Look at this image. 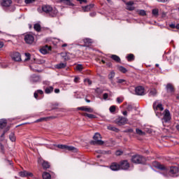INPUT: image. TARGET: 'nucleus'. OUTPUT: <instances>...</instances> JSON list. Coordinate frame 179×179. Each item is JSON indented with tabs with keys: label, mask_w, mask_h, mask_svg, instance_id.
<instances>
[{
	"label": "nucleus",
	"mask_w": 179,
	"mask_h": 179,
	"mask_svg": "<svg viewBox=\"0 0 179 179\" xmlns=\"http://www.w3.org/2000/svg\"><path fill=\"white\" fill-rule=\"evenodd\" d=\"M51 50V46L45 45L43 46L42 48L40 49V52L45 55V54H48Z\"/></svg>",
	"instance_id": "nucleus-14"
},
{
	"label": "nucleus",
	"mask_w": 179,
	"mask_h": 179,
	"mask_svg": "<svg viewBox=\"0 0 179 179\" xmlns=\"http://www.w3.org/2000/svg\"><path fill=\"white\" fill-rule=\"evenodd\" d=\"M135 92L138 96H143L145 94V88L142 86L136 87Z\"/></svg>",
	"instance_id": "nucleus-10"
},
{
	"label": "nucleus",
	"mask_w": 179,
	"mask_h": 179,
	"mask_svg": "<svg viewBox=\"0 0 179 179\" xmlns=\"http://www.w3.org/2000/svg\"><path fill=\"white\" fill-rule=\"evenodd\" d=\"M55 93H59V89H55Z\"/></svg>",
	"instance_id": "nucleus-62"
},
{
	"label": "nucleus",
	"mask_w": 179,
	"mask_h": 179,
	"mask_svg": "<svg viewBox=\"0 0 179 179\" xmlns=\"http://www.w3.org/2000/svg\"><path fill=\"white\" fill-rule=\"evenodd\" d=\"M127 122H128V119L124 117H119L115 120V123L119 126L125 125V124H127Z\"/></svg>",
	"instance_id": "nucleus-7"
},
{
	"label": "nucleus",
	"mask_w": 179,
	"mask_h": 179,
	"mask_svg": "<svg viewBox=\"0 0 179 179\" xmlns=\"http://www.w3.org/2000/svg\"><path fill=\"white\" fill-rule=\"evenodd\" d=\"M169 27L171 28V29H176V24H171L169 25Z\"/></svg>",
	"instance_id": "nucleus-55"
},
{
	"label": "nucleus",
	"mask_w": 179,
	"mask_h": 179,
	"mask_svg": "<svg viewBox=\"0 0 179 179\" xmlns=\"http://www.w3.org/2000/svg\"><path fill=\"white\" fill-rule=\"evenodd\" d=\"M94 6V5L90 4L88 6L83 7V10H84L85 12H90V10H92V9H93Z\"/></svg>",
	"instance_id": "nucleus-24"
},
{
	"label": "nucleus",
	"mask_w": 179,
	"mask_h": 179,
	"mask_svg": "<svg viewBox=\"0 0 179 179\" xmlns=\"http://www.w3.org/2000/svg\"><path fill=\"white\" fill-rule=\"evenodd\" d=\"M90 16H96V13H90Z\"/></svg>",
	"instance_id": "nucleus-61"
},
{
	"label": "nucleus",
	"mask_w": 179,
	"mask_h": 179,
	"mask_svg": "<svg viewBox=\"0 0 179 179\" xmlns=\"http://www.w3.org/2000/svg\"><path fill=\"white\" fill-rule=\"evenodd\" d=\"M103 100H107V99H108V94L107 93L103 94Z\"/></svg>",
	"instance_id": "nucleus-49"
},
{
	"label": "nucleus",
	"mask_w": 179,
	"mask_h": 179,
	"mask_svg": "<svg viewBox=\"0 0 179 179\" xmlns=\"http://www.w3.org/2000/svg\"><path fill=\"white\" fill-rule=\"evenodd\" d=\"M10 57L13 61H15V62H21L22 61V55L19 52H10Z\"/></svg>",
	"instance_id": "nucleus-4"
},
{
	"label": "nucleus",
	"mask_w": 179,
	"mask_h": 179,
	"mask_svg": "<svg viewBox=\"0 0 179 179\" xmlns=\"http://www.w3.org/2000/svg\"><path fill=\"white\" fill-rule=\"evenodd\" d=\"M9 139L11 141V142H15L16 141V136H15V133L11 132L9 135Z\"/></svg>",
	"instance_id": "nucleus-26"
},
{
	"label": "nucleus",
	"mask_w": 179,
	"mask_h": 179,
	"mask_svg": "<svg viewBox=\"0 0 179 179\" xmlns=\"http://www.w3.org/2000/svg\"><path fill=\"white\" fill-rule=\"evenodd\" d=\"M137 12L141 15V16L146 15V11H145V10H138Z\"/></svg>",
	"instance_id": "nucleus-41"
},
{
	"label": "nucleus",
	"mask_w": 179,
	"mask_h": 179,
	"mask_svg": "<svg viewBox=\"0 0 179 179\" xmlns=\"http://www.w3.org/2000/svg\"><path fill=\"white\" fill-rule=\"evenodd\" d=\"M24 41L27 44L34 43V36L33 34H27L24 36Z\"/></svg>",
	"instance_id": "nucleus-9"
},
{
	"label": "nucleus",
	"mask_w": 179,
	"mask_h": 179,
	"mask_svg": "<svg viewBox=\"0 0 179 179\" xmlns=\"http://www.w3.org/2000/svg\"><path fill=\"white\" fill-rule=\"evenodd\" d=\"M78 2H80V3H83V2H85V3H87V0H77Z\"/></svg>",
	"instance_id": "nucleus-53"
},
{
	"label": "nucleus",
	"mask_w": 179,
	"mask_h": 179,
	"mask_svg": "<svg viewBox=\"0 0 179 179\" xmlns=\"http://www.w3.org/2000/svg\"><path fill=\"white\" fill-rule=\"evenodd\" d=\"M167 1L169 0H157L158 2H162V3L167 2Z\"/></svg>",
	"instance_id": "nucleus-60"
},
{
	"label": "nucleus",
	"mask_w": 179,
	"mask_h": 179,
	"mask_svg": "<svg viewBox=\"0 0 179 179\" xmlns=\"http://www.w3.org/2000/svg\"><path fill=\"white\" fill-rule=\"evenodd\" d=\"M34 96L35 99H37V97H38V93L37 92V91H36L34 94Z\"/></svg>",
	"instance_id": "nucleus-57"
},
{
	"label": "nucleus",
	"mask_w": 179,
	"mask_h": 179,
	"mask_svg": "<svg viewBox=\"0 0 179 179\" xmlns=\"http://www.w3.org/2000/svg\"><path fill=\"white\" fill-rule=\"evenodd\" d=\"M34 29L36 30V31H40V30H41V26L40 24H35L34 25Z\"/></svg>",
	"instance_id": "nucleus-35"
},
{
	"label": "nucleus",
	"mask_w": 179,
	"mask_h": 179,
	"mask_svg": "<svg viewBox=\"0 0 179 179\" xmlns=\"http://www.w3.org/2000/svg\"><path fill=\"white\" fill-rule=\"evenodd\" d=\"M131 160L132 163H134L135 164H141L143 163V157L139 155H134Z\"/></svg>",
	"instance_id": "nucleus-5"
},
{
	"label": "nucleus",
	"mask_w": 179,
	"mask_h": 179,
	"mask_svg": "<svg viewBox=\"0 0 179 179\" xmlns=\"http://www.w3.org/2000/svg\"><path fill=\"white\" fill-rule=\"evenodd\" d=\"M59 149H64V150H69L70 152H78V149L73 146H68L66 145H57Z\"/></svg>",
	"instance_id": "nucleus-6"
},
{
	"label": "nucleus",
	"mask_w": 179,
	"mask_h": 179,
	"mask_svg": "<svg viewBox=\"0 0 179 179\" xmlns=\"http://www.w3.org/2000/svg\"><path fill=\"white\" fill-rule=\"evenodd\" d=\"M162 120L164 122H169L171 120V115H170V110L169 109H166L164 111Z\"/></svg>",
	"instance_id": "nucleus-8"
},
{
	"label": "nucleus",
	"mask_w": 179,
	"mask_h": 179,
	"mask_svg": "<svg viewBox=\"0 0 179 179\" xmlns=\"http://www.w3.org/2000/svg\"><path fill=\"white\" fill-rule=\"evenodd\" d=\"M42 177L43 179H51V175L48 172H44Z\"/></svg>",
	"instance_id": "nucleus-31"
},
{
	"label": "nucleus",
	"mask_w": 179,
	"mask_h": 179,
	"mask_svg": "<svg viewBox=\"0 0 179 179\" xmlns=\"http://www.w3.org/2000/svg\"><path fill=\"white\" fill-rule=\"evenodd\" d=\"M36 92L38 94H44V92L41 90H38L36 91Z\"/></svg>",
	"instance_id": "nucleus-52"
},
{
	"label": "nucleus",
	"mask_w": 179,
	"mask_h": 179,
	"mask_svg": "<svg viewBox=\"0 0 179 179\" xmlns=\"http://www.w3.org/2000/svg\"><path fill=\"white\" fill-rule=\"evenodd\" d=\"M38 163H42L43 169H50V163L48 162L43 161L41 158L38 159Z\"/></svg>",
	"instance_id": "nucleus-17"
},
{
	"label": "nucleus",
	"mask_w": 179,
	"mask_h": 179,
	"mask_svg": "<svg viewBox=\"0 0 179 179\" xmlns=\"http://www.w3.org/2000/svg\"><path fill=\"white\" fill-rule=\"evenodd\" d=\"M155 166L159 170H164L162 175L165 178H170V177H178L179 176V168L177 166H171L169 171L166 169V167L159 162H155Z\"/></svg>",
	"instance_id": "nucleus-1"
},
{
	"label": "nucleus",
	"mask_w": 179,
	"mask_h": 179,
	"mask_svg": "<svg viewBox=\"0 0 179 179\" xmlns=\"http://www.w3.org/2000/svg\"><path fill=\"white\" fill-rule=\"evenodd\" d=\"M24 55L26 57V58L24 59V62H27V61H30V58L31 57V55H30V53H24Z\"/></svg>",
	"instance_id": "nucleus-40"
},
{
	"label": "nucleus",
	"mask_w": 179,
	"mask_h": 179,
	"mask_svg": "<svg viewBox=\"0 0 179 179\" xmlns=\"http://www.w3.org/2000/svg\"><path fill=\"white\" fill-rule=\"evenodd\" d=\"M176 129L179 131V124L176 125Z\"/></svg>",
	"instance_id": "nucleus-64"
},
{
	"label": "nucleus",
	"mask_w": 179,
	"mask_h": 179,
	"mask_svg": "<svg viewBox=\"0 0 179 179\" xmlns=\"http://www.w3.org/2000/svg\"><path fill=\"white\" fill-rule=\"evenodd\" d=\"M127 110L128 111H132V105H128L127 108Z\"/></svg>",
	"instance_id": "nucleus-51"
},
{
	"label": "nucleus",
	"mask_w": 179,
	"mask_h": 179,
	"mask_svg": "<svg viewBox=\"0 0 179 179\" xmlns=\"http://www.w3.org/2000/svg\"><path fill=\"white\" fill-rule=\"evenodd\" d=\"M12 5V0H2L1 6L4 8H9Z\"/></svg>",
	"instance_id": "nucleus-18"
},
{
	"label": "nucleus",
	"mask_w": 179,
	"mask_h": 179,
	"mask_svg": "<svg viewBox=\"0 0 179 179\" xmlns=\"http://www.w3.org/2000/svg\"><path fill=\"white\" fill-rule=\"evenodd\" d=\"M30 81L32 82V83H37V82H40V76L32 75L30 78Z\"/></svg>",
	"instance_id": "nucleus-19"
},
{
	"label": "nucleus",
	"mask_w": 179,
	"mask_h": 179,
	"mask_svg": "<svg viewBox=\"0 0 179 179\" xmlns=\"http://www.w3.org/2000/svg\"><path fill=\"white\" fill-rule=\"evenodd\" d=\"M76 71H82V69H83V66H82V64H78L76 66Z\"/></svg>",
	"instance_id": "nucleus-42"
},
{
	"label": "nucleus",
	"mask_w": 179,
	"mask_h": 179,
	"mask_svg": "<svg viewBox=\"0 0 179 179\" xmlns=\"http://www.w3.org/2000/svg\"><path fill=\"white\" fill-rule=\"evenodd\" d=\"M152 15H154V16H158L159 15V10L158 9H153L152 10Z\"/></svg>",
	"instance_id": "nucleus-44"
},
{
	"label": "nucleus",
	"mask_w": 179,
	"mask_h": 179,
	"mask_svg": "<svg viewBox=\"0 0 179 179\" xmlns=\"http://www.w3.org/2000/svg\"><path fill=\"white\" fill-rule=\"evenodd\" d=\"M125 82V80L124 79H118L117 80V83H124Z\"/></svg>",
	"instance_id": "nucleus-54"
},
{
	"label": "nucleus",
	"mask_w": 179,
	"mask_h": 179,
	"mask_svg": "<svg viewBox=\"0 0 179 179\" xmlns=\"http://www.w3.org/2000/svg\"><path fill=\"white\" fill-rule=\"evenodd\" d=\"M152 107L157 117H158V118H160V117H162V113H159V111H163V110H164V108L163 107V104H162V102H160L159 101H155L153 103Z\"/></svg>",
	"instance_id": "nucleus-2"
},
{
	"label": "nucleus",
	"mask_w": 179,
	"mask_h": 179,
	"mask_svg": "<svg viewBox=\"0 0 179 179\" xmlns=\"http://www.w3.org/2000/svg\"><path fill=\"white\" fill-rule=\"evenodd\" d=\"M50 16H51L52 17H55V16L57 15H58V10H57V8H52V10H50V12L49 13Z\"/></svg>",
	"instance_id": "nucleus-22"
},
{
	"label": "nucleus",
	"mask_w": 179,
	"mask_h": 179,
	"mask_svg": "<svg viewBox=\"0 0 179 179\" xmlns=\"http://www.w3.org/2000/svg\"><path fill=\"white\" fill-rule=\"evenodd\" d=\"M115 76V73L114 71L110 72L108 75V79L111 80L112 83H113V79H114Z\"/></svg>",
	"instance_id": "nucleus-34"
},
{
	"label": "nucleus",
	"mask_w": 179,
	"mask_h": 179,
	"mask_svg": "<svg viewBox=\"0 0 179 179\" xmlns=\"http://www.w3.org/2000/svg\"><path fill=\"white\" fill-rule=\"evenodd\" d=\"M83 115H84V117H87L88 118H90L91 120L96 118V115H94L93 114H89L87 113H83Z\"/></svg>",
	"instance_id": "nucleus-27"
},
{
	"label": "nucleus",
	"mask_w": 179,
	"mask_h": 179,
	"mask_svg": "<svg viewBox=\"0 0 179 179\" xmlns=\"http://www.w3.org/2000/svg\"><path fill=\"white\" fill-rule=\"evenodd\" d=\"M77 110H80L81 111H85V113H94V110L89 106H81L78 107Z\"/></svg>",
	"instance_id": "nucleus-12"
},
{
	"label": "nucleus",
	"mask_w": 179,
	"mask_h": 179,
	"mask_svg": "<svg viewBox=\"0 0 179 179\" xmlns=\"http://www.w3.org/2000/svg\"><path fill=\"white\" fill-rule=\"evenodd\" d=\"M109 111L110 113H115V106H112L109 108Z\"/></svg>",
	"instance_id": "nucleus-46"
},
{
	"label": "nucleus",
	"mask_w": 179,
	"mask_h": 179,
	"mask_svg": "<svg viewBox=\"0 0 179 179\" xmlns=\"http://www.w3.org/2000/svg\"><path fill=\"white\" fill-rule=\"evenodd\" d=\"M85 83H88V85H92V80L89 78H86L84 80Z\"/></svg>",
	"instance_id": "nucleus-47"
},
{
	"label": "nucleus",
	"mask_w": 179,
	"mask_h": 179,
	"mask_svg": "<svg viewBox=\"0 0 179 179\" xmlns=\"http://www.w3.org/2000/svg\"><path fill=\"white\" fill-rule=\"evenodd\" d=\"M136 132L137 135H140V136H143L145 134V132L142 131V130H141L139 129H136Z\"/></svg>",
	"instance_id": "nucleus-36"
},
{
	"label": "nucleus",
	"mask_w": 179,
	"mask_h": 179,
	"mask_svg": "<svg viewBox=\"0 0 179 179\" xmlns=\"http://www.w3.org/2000/svg\"><path fill=\"white\" fill-rule=\"evenodd\" d=\"M123 115H127L128 114V112L127 110L122 112Z\"/></svg>",
	"instance_id": "nucleus-63"
},
{
	"label": "nucleus",
	"mask_w": 179,
	"mask_h": 179,
	"mask_svg": "<svg viewBox=\"0 0 179 179\" xmlns=\"http://www.w3.org/2000/svg\"><path fill=\"white\" fill-rule=\"evenodd\" d=\"M25 3H33V2H36V0H24Z\"/></svg>",
	"instance_id": "nucleus-48"
},
{
	"label": "nucleus",
	"mask_w": 179,
	"mask_h": 179,
	"mask_svg": "<svg viewBox=\"0 0 179 179\" xmlns=\"http://www.w3.org/2000/svg\"><path fill=\"white\" fill-rule=\"evenodd\" d=\"M108 129H109V131H114L115 132H118L119 131L118 129L111 125L108 126Z\"/></svg>",
	"instance_id": "nucleus-37"
},
{
	"label": "nucleus",
	"mask_w": 179,
	"mask_h": 179,
	"mask_svg": "<svg viewBox=\"0 0 179 179\" xmlns=\"http://www.w3.org/2000/svg\"><path fill=\"white\" fill-rule=\"evenodd\" d=\"M66 5H68L69 6H73V3H72V0H67L65 1Z\"/></svg>",
	"instance_id": "nucleus-43"
},
{
	"label": "nucleus",
	"mask_w": 179,
	"mask_h": 179,
	"mask_svg": "<svg viewBox=\"0 0 179 179\" xmlns=\"http://www.w3.org/2000/svg\"><path fill=\"white\" fill-rule=\"evenodd\" d=\"M156 94H157V91L156 90V89H152L150 90L149 96L155 97Z\"/></svg>",
	"instance_id": "nucleus-28"
},
{
	"label": "nucleus",
	"mask_w": 179,
	"mask_h": 179,
	"mask_svg": "<svg viewBox=\"0 0 179 179\" xmlns=\"http://www.w3.org/2000/svg\"><path fill=\"white\" fill-rule=\"evenodd\" d=\"M110 170H112L113 171H118V170H121V166H120V164H117V163H113L110 166Z\"/></svg>",
	"instance_id": "nucleus-15"
},
{
	"label": "nucleus",
	"mask_w": 179,
	"mask_h": 179,
	"mask_svg": "<svg viewBox=\"0 0 179 179\" xmlns=\"http://www.w3.org/2000/svg\"><path fill=\"white\" fill-rule=\"evenodd\" d=\"M9 131V127H6V130L3 131V134L1 135L0 141L2 142L5 139V134Z\"/></svg>",
	"instance_id": "nucleus-29"
},
{
	"label": "nucleus",
	"mask_w": 179,
	"mask_h": 179,
	"mask_svg": "<svg viewBox=\"0 0 179 179\" xmlns=\"http://www.w3.org/2000/svg\"><path fill=\"white\" fill-rule=\"evenodd\" d=\"M129 169V163L127 160L120 162V170H128Z\"/></svg>",
	"instance_id": "nucleus-11"
},
{
	"label": "nucleus",
	"mask_w": 179,
	"mask_h": 179,
	"mask_svg": "<svg viewBox=\"0 0 179 179\" xmlns=\"http://www.w3.org/2000/svg\"><path fill=\"white\" fill-rule=\"evenodd\" d=\"M65 66H66V63H59V64L56 65V68L57 69H62V68H65Z\"/></svg>",
	"instance_id": "nucleus-33"
},
{
	"label": "nucleus",
	"mask_w": 179,
	"mask_h": 179,
	"mask_svg": "<svg viewBox=\"0 0 179 179\" xmlns=\"http://www.w3.org/2000/svg\"><path fill=\"white\" fill-rule=\"evenodd\" d=\"M19 176L20 177H34V175L32 173L29 172L27 171H23L19 172Z\"/></svg>",
	"instance_id": "nucleus-13"
},
{
	"label": "nucleus",
	"mask_w": 179,
	"mask_h": 179,
	"mask_svg": "<svg viewBox=\"0 0 179 179\" xmlns=\"http://www.w3.org/2000/svg\"><path fill=\"white\" fill-rule=\"evenodd\" d=\"M83 42L85 43V45H89V44H92V39L85 38L83 40Z\"/></svg>",
	"instance_id": "nucleus-38"
},
{
	"label": "nucleus",
	"mask_w": 179,
	"mask_h": 179,
	"mask_svg": "<svg viewBox=\"0 0 179 179\" xmlns=\"http://www.w3.org/2000/svg\"><path fill=\"white\" fill-rule=\"evenodd\" d=\"M118 70L122 72V73H126L127 72V69H125V67L120 66L118 67Z\"/></svg>",
	"instance_id": "nucleus-39"
},
{
	"label": "nucleus",
	"mask_w": 179,
	"mask_h": 179,
	"mask_svg": "<svg viewBox=\"0 0 179 179\" xmlns=\"http://www.w3.org/2000/svg\"><path fill=\"white\" fill-rule=\"evenodd\" d=\"M8 122H6V120L5 119H1L0 120V129H3L5 127H6Z\"/></svg>",
	"instance_id": "nucleus-23"
},
{
	"label": "nucleus",
	"mask_w": 179,
	"mask_h": 179,
	"mask_svg": "<svg viewBox=\"0 0 179 179\" xmlns=\"http://www.w3.org/2000/svg\"><path fill=\"white\" fill-rule=\"evenodd\" d=\"M127 61H129V62H131L134 61V59H135V56H134L133 54H129L127 57Z\"/></svg>",
	"instance_id": "nucleus-32"
},
{
	"label": "nucleus",
	"mask_w": 179,
	"mask_h": 179,
	"mask_svg": "<svg viewBox=\"0 0 179 179\" xmlns=\"http://www.w3.org/2000/svg\"><path fill=\"white\" fill-rule=\"evenodd\" d=\"M52 92H54V87H47L45 90V93H46V94H50V93H52Z\"/></svg>",
	"instance_id": "nucleus-30"
},
{
	"label": "nucleus",
	"mask_w": 179,
	"mask_h": 179,
	"mask_svg": "<svg viewBox=\"0 0 179 179\" xmlns=\"http://www.w3.org/2000/svg\"><path fill=\"white\" fill-rule=\"evenodd\" d=\"M110 58L113 59V61H115V62H121V59L120 57L115 55H112L110 56Z\"/></svg>",
	"instance_id": "nucleus-25"
},
{
	"label": "nucleus",
	"mask_w": 179,
	"mask_h": 179,
	"mask_svg": "<svg viewBox=\"0 0 179 179\" xmlns=\"http://www.w3.org/2000/svg\"><path fill=\"white\" fill-rule=\"evenodd\" d=\"M166 89L168 93H174V87H173V85L170 83L167 84Z\"/></svg>",
	"instance_id": "nucleus-21"
},
{
	"label": "nucleus",
	"mask_w": 179,
	"mask_h": 179,
	"mask_svg": "<svg viewBox=\"0 0 179 179\" xmlns=\"http://www.w3.org/2000/svg\"><path fill=\"white\" fill-rule=\"evenodd\" d=\"M3 45H5V43H3V42H0V48H3Z\"/></svg>",
	"instance_id": "nucleus-58"
},
{
	"label": "nucleus",
	"mask_w": 179,
	"mask_h": 179,
	"mask_svg": "<svg viewBox=\"0 0 179 179\" xmlns=\"http://www.w3.org/2000/svg\"><path fill=\"white\" fill-rule=\"evenodd\" d=\"M115 155H116V156H121V155H122V152L117 150V151H116Z\"/></svg>",
	"instance_id": "nucleus-50"
},
{
	"label": "nucleus",
	"mask_w": 179,
	"mask_h": 179,
	"mask_svg": "<svg viewBox=\"0 0 179 179\" xmlns=\"http://www.w3.org/2000/svg\"><path fill=\"white\" fill-rule=\"evenodd\" d=\"M50 117H41L36 120V122H41L42 121H47Z\"/></svg>",
	"instance_id": "nucleus-45"
},
{
	"label": "nucleus",
	"mask_w": 179,
	"mask_h": 179,
	"mask_svg": "<svg viewBox=\"0 0 179 179\" xmlns=\"http://www.w3.org/2000/svg\"><path fill=\"white\" fill-rule=\"evenodd\" d=\"M42 10L43 12H45V13H49L52 10V7L51 6L45 5L42 6Z\"/></svg>",
	"instance_id": "nucleus-16"
},
{
	"label": "nucleus",
	"mask_w": 179,
	"mask_h": 179,
	"mask_svg": "<svg viewBox=\"0 0 179 179\" xmlns=\"http://www.w3.org/2000/svg\"><path fill=\"white\" fill-rule=\"evenodd\" d=\"M126 5L128 10H134L135 9V7H134V1H132L126 3Z\"/></svg>",
	"instance_id": "nucleus-20"
},
{
	"label": "nucleus",
	"mask_w": 179,
	"mask_h": 179,
	"mask_svg": "<svg viewBox=\"0 0 179 179\" xmlns=\"http://www.w3.org/2000/svg\"><path fill=\"white\" fill-rule=\"evenodd\" d=\"M78 80H79V78H78V77H76V78H74V82H75V83H78Z\"/></svg>",
	"instance_id": "nucleus-59"
},
{
	"label": "nucleus",
	"mask_w": 179,
	"mask_h": 179,
	"mask_svg": "<svg viewBox=\"0 0 179 179\" xmlns=\"http://www.w3.org/2000/svg\"><path fill=\"white\" fill-rule=\"evenodd\" d=\"M93 141H91V145H104V141H101V135L99 133H96L93 136Z\"/></svg>",
	"instance_id": "nucleus-3"
},
{
	"label": "nucleus",
	"mask_w": 179,
	"mask_h": 179,
	"mask_svg": "<svg viewBox=\"0 0 179 179\" xmlns=\"http://www.w3.org/2000/svg\"><path fill=\"white\" fill-rule=\"evenodd\" d=\"M117 101L119 104H120V103H122V99L120 97L117 98Z\"/></svg>",
	"instance_id": "nucleus-56"
}]
</instances>
